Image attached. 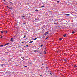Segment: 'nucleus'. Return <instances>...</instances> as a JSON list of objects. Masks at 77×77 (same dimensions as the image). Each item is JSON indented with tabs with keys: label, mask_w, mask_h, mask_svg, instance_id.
<instances>
[{
	"label": "nucleus",
	"mask_w": 77,
	"mask_h": 77,
	"mask_svg": "<svg viewBox=\"0 0 77 77\" xmlns=\"http://www.w3.org/2000/svg\"><path fill=\"white\" fill-rule=\"evenodd\" d=\"M44 6H41V8H44Z\"/></svg>",
	"instance_id": "28"
},
{
	"label": "nucleus",
	"mask_w": 77,
	"mask_h": 77,
	"mask_svg": "<svg viewBox=\"0 0 77 77\" xmlns=\"http://www.w3.org/2000/svg\"><path fill=\"white\" fill-rule=\"evenodd\" d=\"M50 74L51 75H52L51 74H52V73H51V71L49 72Z\"/></svg>",
	"instance_id": "11"
},
{
	"label": "nucleus",
	"mask_w": 77,
	"mask_h": 77,
	"mask_svg": "<svg viewBox=\"0 0 77 77\" xmlns=\"http://www.w3.org/2000/svg\"><path fill=\"white\" fill-rule=\"evenodd\" d=\"M46 69H48V68L47 67H46Z\"/></svg>",
	"instance_id": "31"
},
{
	"label": "nucleus",
	"mask_w": 77,
	"mask_h": 77,
	"mask_svg": "<svg viewBox=\"0 0 77 77\" xmlns=\"http://www.w3.org/2000/svg\"><path fill=\"white\" fill-rule=\"evenodd\" d=\"M5 32H6V33H8V31H5Z\"/></svg>",
	"instance_id": "30"
},
{
	"label": "nucleus",
	"mask_w": 77,
	"mask_h": 77,
	"mask_svg": "<svg viewBox=\"0 0 77 77\" xmlns=\"http://www.w3.org/2000/svg\"><path fill=\"white\" fill-rule=\"evenodd\" d=\"M21 58H22L23 59V60H24V57H22Z\"/></svg>",
	"instance_id": "34"
},
{
	"label": "nucleus",
	"mask_w": 77,
	"mask_h": 77,
	"mask_svg": "<svg viewBox=\"0 0 77 77\" xmlns=\"http://www.w3.org/2000/svg\"><path fill=\"white\" fill-rule=\"evenodd\" d=\"M64 62H67V60H66V59H64Z\"/></svg>",
	"instance_id": "16"
},
{
	"label": "nucleus",
	"mask_w": 77,
	"mask_h": 77,
	"mask_svg": "<svg viewBox=\"0 0 77 77\" xmlns=\"http://www.w3.org/2000/svg\"><path fill=\"white\" fill-rule=\"evenodd\" d=\"M40 77H41V75H40Z\"/></svg>",
	"instance_id": "48"
},
{
	"label": "nucleus",
	"mask_w": 77,
	"mask_h": 77,
	"mask_svg": "<svg viewBox=\"0 0 77 77\" xmlns=\"http://www.w3.org/2000/svg\"><path fill=\"white\" fill-rule=\"evenodd\" d=\"M13 38H11V41H13Z\"/></svg>",
	"instance_id": "14"
},
{
	"label": "nucleus",
	"mask_w": 77,
	"mask_h": 77,
	"mask_svg": "<svg viewBox=\"0 0 77 77\" xmlns=\"http://www.w3.org/2000/svg\"><path fill=\"white\" fill-rule=\"evenodd\" d=\"M0 36H1V35H0Z\"/></svg>",
	"instance_id": "49"
},
{
	"label": "nucleus",
	"mask_w": 77,
	"mask_h": 77,
	"mask_svg": "<svg viewBox=\"0 0 77 77\" xmlns=\"http://www.w3.org/2000/svg\"><path fill=\"white\" fill-rule=\"evenodd\" d=\"M25 17V16H22V18H23V19H24V18Z\"/></svg>",
	"instance_id": "24"
},
{
	"label": "nucleus",
	"mask_w": 77,
	"mask_h": 77,
	"mask_svg": "<svg viewBox=\"0 0 77 77\" xmlns=\"http://www.w3.org/2000/svg\"><path fill=\"white\" fill-rule=\"evenodd\" d=\"M44 54H46V53H47V52L46 51H44Z\"/></svg>",
	"instance_id": "6"
},
{
	"label": "nucleus",
	"mask_w": 77,
	"mask_h": 77,
	"mask_svg": "<svg viewBox=\"0 0 77 77\" xmlns=\"http://www.w3.org/2000/svg\"><path fill=\"white\" fill-rule=\"evenodd\" d=\"M9 44V43H7L4 45V46H6V45H8Z\"/></svg>",
	"instance_id": "3"
},
{
	"label": "nucleus",
	"mask_w": 77,
	"mask_h": 77,
	"mask_svg": "<svg viewBox=\"0 0 77 77\" xmlns=\"http://www.w3.org/2000/svg\"><path fill=\"white\" fill-rule=\"evenodd\" d=\"M3 31H1V33H2V34H3Z\"/></svg>",
	"instance_id": "13"
},
{
	"label": "nucleus",
	"mask_w": 77,
	"mask_h": 77,
	"mask_svg": "<svg viewBox=\"0 0 77 77\" xmlns=\"http://www.w3.org/2000/svg\"><path fill=\"white\" fill-rule=\"evenodd\" d=\"M23 24H24H24L26 25V24H27V23H26V22H25V23H23Z\"/></svg>",
	"instance_id": "10"
},
{
	"label": "nucleus",
	"mask_w": 77,
	"mask_h": 77,
	"mask_svg": "<svg viewBox=\"0 0 77 77\" xmlns=\"http://www.w3.org/2000/svg\"><path fill=\"white\" fill-rule=\"evenodd\" d=\"M48 37H47V38H46V39H45V40L47 39H48Z\"/></svg>",
	"instance_id": "25"
},
{
	"label": "nucleus",
	"mask_w": 77,
	"mask_h": 77,
	"mask_svg": "<svg viewBox=\"0 0 77 77\" xmlns=\"http://www.w3.org/2000/svg\"><path fill=\"white\" fill-rule=\"evenodd\" d=\"M32 42H33V41H31L30 42H29V44H31V43H32Z\"/></svg>",
	"instance_id": "5"
},
{
	"label": "nucleus",
	"mask_w": 77,
	"mask_h": 77,
	"mask_svg": "<svg viewBox=\"0 0 77 77\" xmlns=\"http://www.w3.org/2000/svg\"><path fill=\"white\" fill-rule=\"evenodd\" d=\"M6 73L7 75H9V74H11V72H7Z\"/></svg>",
	"instance_id": "2"
},
{
	"label": "nucleus",
	"mask_w": 77,
	"mask_h": 77,
	"mask_svg": "<svg viewBox=\"0 0 77 77\" xmlns=\"http://www.w3.org/2000/svg\"><path fill=\"white\" fill-rule=\"evenodd\" d=\"M59 40L60 41H61V40H62V38H59Z\"/></svg>",
	"instance_id": "12"
},
{
	"label": "nucleus",
	"mask_w": 77,
	"mask_h": 77,
	"mask_svg": "<svg viewBox=\"0 0 77 77\" xmlns=\"http://www.w3.org/2000/svg\"><path fill=\"white\" fill-rule=\"evenodd\" d=\"M46 33H49V31H48L47 32H45Z\"/></svg>",
	"instance_id": "19"
},
{
	"label": "nucleus",
	"mask_w": 77,
	"mask_h": 77,
	"mask_svg": "<svg viewBox=\"0 0 77 77\" xmlns=\"http://www.w3.org/2000/svg\"><path fill=\"white\" fill-rule=\"evenodd\" d=\"M24 66V67H25V68H26V67H27V66Z\"/></svg>",
	"instance_id": "21"
},
{
	"label": "nucleus",
	"mask_w": 77,
	"mask_h": 77,
	"mask_svg": "<svg viewBox=\"0 0 77 77\" xmlns=\"http://www.w3.org/2000/svg\"><path fill=\"white\" fill-rule=\"evenodd\" d=\"M27 4L28 5H29V3H27Z\"/></svg>",
	"instance_id": "41"
},
{
	"label": "nucleus",
	"mask_w": 77,
	"mask_h": 77,
	"mask_svg": "<svg viewBox=\"0 0 77 77\" xmlns=\"http://www.w3.org/2000/svg\"><path fill=\"white\" fill-rule=\"evenodd\" d=\"M28 32H30V30H28Z\"/></svg>",
	"instance_id": "47"
},
{
	"label": "nucleus",
	"mask_w": 77,
	"mask_h": 77,
	"mask_svg": "<svg viewBox=\"0 0 77 77\" xmlns=\"http://www.w3.org/2000/svg\"><path fill=\"white\" fill-rule=\"evenodd\" d=\"M0 47H3V45H2L0 46Z\"/></svg>",
	"instance_id": "27"
},
{
	"label": "nucleus",
	"mask_w": 77,
	"mask_h": 77,
	"mask_svg": "<svg viewBox=\"0 0 77 77\" xmlns=\"http://www.w3.org/2000/svg\"><path fill=\"white\" fill-rule=\"evenodd\" d=\"M59 2H60L59 1H58L57 2V3H59Z\"/></svg>",
	"instance_id": "39"
},
{
	"label": "nucleus",
	"mask_w": 77,
	"mask_h": 77,
	"mask_svg": "<svg viewBox=\"0 0 77 77\" xmlns=\"http://www.w3.org/2000/svg\"><path fill=\"white\" fill-rule=\"evenodd\" d=\"M76 65H76L74 66V67H77V66H76Z\"/></svg>",
	"instance_id": "22"
},
{
	"label": "nucleus",
	"mask_w": 77,
	"mask_h": 77,
	"mask_svg": "<svg viewBox=\"0 0 77 77\" xmlns=\"http://www.w3.org/2000/svg\"><path fill=\"white\" fill-rule=\"evenodd\" d=\"M45 51H47V50H46L47 49L46 47L45 48Z\"/></svg>",
	"instance_id": "23"
},
{
	"label": "nucleus",
	"mask_w": 77,
	"mask_h": 77,
	"mask_svg": "<svg viewBox=\"0 0 77 77\" xmlns=\"http://www.w3.org/2000/svg\"><path fill=\"white\" fill-rule=\"evenodd\" d=\"M7 7L8 8V9H10L11 10H12V7H8V6H7Z\"/></svg>",
	"instance_id": "1"
},
{
	"label": "nucleus",
	"mask_w": 77,
	"mask_h": 77,
	"mask_svg": "<svg viewBox=\"0 0 77 77\" xmlns=\"http://www.w3.org/2000/svg\"><path fill=\"white\" fill-rule=\"evenodd\" d=\"M48 33H44V35H48Z\"/></svg>",
	"instance_id": "15"
},
{
	"label": "nucleus",
	"mask_w": 77,
	"mask_h": 77,
	"mask_svg": "<svg viewBox=\"0 0 77 77\" xmlns=\"http://www.w3.org/2000/svg\"><path fill=\"white\" fill-rule=\"evenodd\" d=\"M43 45H41V47H42V46H43Z\"/></svg>",
	"instance_id": "26"
},
{
	"label": "nucleus",
	"mask_w": 77,
	"mask_h": 77,
	"mask_svg": "<svg viewBox=\"0 0 77 77\" xmlns=\"http://www.w3.org/2000/svg\"><path fill=\"white\" fill-rule=\"evenodd\" d=\"M42 65H44V63H43L42 64Z\"/></svg>",
	"instance_id": "42"
},
{
	"label": "nucleus",
	"mask_w": 77,
	"mask_h": 77,
	"mask_svg": "<svg viewBox=\"0 0 77 77\" xmlns=\"http://www.w3.org/2000/svg\"><path fill=\"white\" fill-rule=\"evenodd\" d=\"M25 44H26V43H25Z\"/></svg>",
	"instance_id": "50"
},
{
	"label": "nucleus",
	"mask_w": 77,
	"mask_h": 77,
	"mask_svg": "<svg viewBox=\"0 0 77 77\" xmlns=\"http://www.w3.org/2000/svg\"><path fill=\"white\" fill-rule=\"evenodd\" d=\"M54 24H56V25H57V23H54Z\"/></svg>",
	"instance_id": "33"
},
{
	"label": "nucleus",
	"mask_w": 77,
	"mask_h": 77,
	"mask_svg": "<svg viewBox=\"0 0 77 77\" xmlns=\"http://www.w3.org/2000/svg\"><path fill=\"white\" fill-rule=\"evenodd\" d=\"M24 42H22V43L23 44V43H24Z\"/></svg>",
	"instance_id": "35"
},
{
	"label": "nucleus",
	"mask_w": 77,
	"mask_h": 77,
	"mask_svg": "<svg viewBox=\"0 0 77 77\" xmlns=\"http://www.w3.org/2000/svg\"><path fill=\"white\" fill-rule=\"evenodd\" d=\"M63 36L65 37L66 36V34H64L63 35Z\"/></svg>",
	"instance_id": "7"
},
{
	"label": "nucleus",
	"mask_w": 77,
	"mask_h": 77,
	"mask_svg": "<svg viewBox=\"0 0 77 77\" xmlns=\"http://www.w3.org/2000/svg\"><path fill=\"white\" fill-rule=\"evenodd\" d=\"M28 46H29V45H26V47H28Z\"/></svg>",
	"instance_id": "38"
},
{
	"label": "nucleus",
	"mask_w": 77,
	"mask_h": 77,
	"mask_svg": "<svg viewBox=\"0 0 77 77\" xmlns=\"http://www.w3.org/2000/svg\"><path fill=\"white\" fill-rule=\"evenodd\" d=\"M24 37H23V38H22L23 39H24Z\"/></svg>",
	"instance_id": "46"
},
{
	"label": "nucleus",
	"mask_w": 77,
	"mask_h": 77,
	"mask_svg": "<svg viewBox=\"0 0 77 77\" xmlns=\"http://www.w3.org/2000/svg\"><path fill=\"white\" fill-rule=\"evenodd\" d=\"M3 64H2V65H1V66H3Z\"/></svg>",
	"instance_id": "40"
},
{
	"label": "nucleus",
	"mask_w": 77,
	"mask_h": 77,
	"mask_svg": "<svg viewBox=\"0 0 77 77\" xmlns=\"http://www.w3.org/2000/svg\"><path fill=\"white\" fill-rule=\"evenodd\" d=\"M40 54H42V53H40Z\"/></svg>",
	"instance_id": "45"
},
{
	"label": "nucleus",
	"mask_w": 77,
	"mask_h": 77,
	"mask_svg": "<svg viewBox=\"0 0 77 77\" xmlns=\"http://www.w3.org/2000/svg\"><path fill=\"white\" fill-rule=\"evenodd\" d=\"M36 51L37 52H39V51L38 50H34V52H36Z\"/></svg>",
	"instance_id": "8"
},
{
	"label": "nucleus",
	"mask_w": 77,
	"mask_h": 77,
	"mask_svg": "<svg viewBox=\"0 0 77 77\" xmlns=\"http://www.w3.org/2000/svg\"><path fill=\"white\" fill-rule=\"evenodd\" d=\"M38 38H39L37 37L36 38H35L33 40H34V41H35V40H36V39H38Z\"/></svg>",
	"instance_id": "4"
},
{
	"label": "nucleus",
	"mask_w": 77,
	"mask_h": 77,
	"mask_svg": "<svg viewBox=\"0 0 77 77\" xmlns=\"http://www.w3.org/2000/svg\"><path fill=\"white\" fill-rule=\"evenodd\" d=\"M26 35H24V38H26Z\"/></svg>",
	"instance_id": "37"
},
{
	"label": "nucleus",
	"mask_w": 77,
	"mask_h": 77,
	"mask_svg": "<svg viewBox=\"0 0 77 77\" xmlns=\"http://www.w3.org/2000/svg\"><path fill=\"white\" fill-rule=\"evenodd\" d=\"M3 32L4 33H5V32H6V31H3Z\"/></svg>",
	"instance_id": "32"
},
{
	"label": "nucleus",
	"mask_w": 77,
	"mask_h": 77,
	"mask_svg": "<svg viewBox=\"0 0 77 77\" xmlns=\"http://www.w3.org/2000/svg\"><path fill=\"white\" fill-rule=\"evenodd\" d=\"M66 15H67V16H69V15H70V14H66Z\"/></svg>",
	"instance_id": "18"
},
{
	"label": "nucleus",
	"mask_w": 77,
	"mask_h": 77,
	"mask_svg": "<svg viewBox=\"0 0 77 77\" xmlns=\"http://www.w3.org/2000/svg\"><path fill=\"white\" fill-rule=\"evenodd\" d=\"M0 38H3V36H1V37H0Z\"/></svg>",
	"instance_id": "36"
},
{
	"label": "nucleus",
	"mask_w": 77,
	"mask_h": 77,
	"mask_svg": "<svg viewBox=\"0 0 77 77\" xmlns=\"http://www.w3.org/2000/svg\"><path fill=\"white\" fill-rule=\"evenodd\" d=\"M74 31H73L72 32V33L73 34H74Z\"/></svg>",
	"instance_id": "29"
},
{
	"label": "nucleus",
	"mask_w": 77,
	"mask_h": 77,
	"mask_svg": "<svg viewBox=\"0 0 77 77\" xmlns=\"http://www.w3.org/2000/svg\"><path fill=\"white\" fill-rule=\"evenodd\" d=\"M39 18L38 17L35 19V20H39Z\"/></svg>",
	"instance_id": "9"
},
{
	"label": "nucleus",
	"mask_w": 77,
	"mask_h": 77,
	"mask_svg": "<svg viewBox=\"0 0 77 77\" xmlns=\"http://www.w3.org/2000/svg\"><path fill=\"white\" fill-rule=\"evenodd\" d=\"M37 49H38V50H39V48H37Z\"/></svg>",
	"instance_id": "43"
},
{
	"label": "nucleus",
	"mask_w": 77,
	"mask_h": 77,
	"mask_svg": "<svg viewBox=\"0 0 77 77\" xmlns=\"http://www.w3.org/2000/svg\"><path fill=\"white\" fill-rule=\"evenodd\" d=\"M50 12H53V11H51Z\"/></svg>",
	"instance_id": "44"
},
{
	"label": "nucleus",
	"mask_w": 77,
	"mask_h": 77,
	"mask_svg": "<svg viewBox=\"0 0 77 77\" xmlns=\"http://www.w3.org/2000/svg\"><path fill=\"white\" fill-rule=\"evenodd\" d=\"M9 2L10 3H11V5H13V4H14V3H12V2H11L10 1Z\"/></svg>",
	"instance_id": "17"
},
{
	"label": "nucleus",
	"mask_w": 77,
	"mask_h": 77,
	"mask_svg": "<svg viewBox=\"0 0 77 77\" xmlns=\"http://www.w3.org/2000/svg\"><path fill=\"white\" fill-rule=\"evenodd\" d=\"M38 11H39L38 10H37V9H36L35 11H36V12H38Z\"/></svg>",
	"instance_id": "20"
}]
</instances>
